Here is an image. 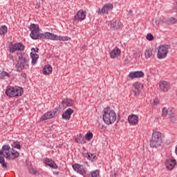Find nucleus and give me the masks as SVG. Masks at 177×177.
<instances>
[{"mask_svg": "<svg viewBox=\"0 0 177 177\" xmlns=\"http://www.w3.org/2000/svg\"><path fill=\"white\" fill-rule=\"evenodd\" d=\"M30 34V37L32 39H49L50 32H46L44 33H39V26L35 24H32L28 27Z\"/></svg>", "mask_w": 177, "mask_h": 177, "instance_id": "obj_1", "label": "nucleus"}, {"mask_svg": "<svg viewBox=\"0 0 177 177\" xmlns=\"http://www.w3.org/2000/svg\"><path fill=\"white\" fill-rule=\"evenodd\" d=\"M103 121L107 125H111V124H114L115 122V120H117V115L115 114V111L112 110L110 106H107L103 110Z\"/></svg>", "mask_w": 177, "mask_h": 177, "instance_id": "obj_2", "label": "nucleus"}, {"mask_svg": "<svg viewBox=\"0 0 177 177\" xmlns=\"http://www.w3.org/2000/svg\"><path fill=\"white\" fill-rule=\"evenodd\" d=\"M161 143H162L161 132L153 131L152 133L151 140L150 141L151 147L157 149V147H160V146H161Z\"/></svg>", "mask_w": 177, "mask_h": 177, "instance_id": "obj_3", "label": "nucleus"}, {"mask_svg": "<svg viewBox=\"0 0 177 177\" xmlns=\"http://www.w3.org/2000/svg\"><path fill=\"white\" fill-rule=\"evenodd\" d=\"M19 62L16 65L17 71L19 73L23 70H27L28 68V57L24 54H20L19 56Z\"/></svg>", "mask_w": 177, "mask_h": 177, "instance_id": "obj_4", "label": "nucleus"}, {"mask_svg": "<svg viewBox=\"0 0 177 177\" xmlns=\"http://www.w3.org/2000/svg\"><path fill=\"white\" fill-rule=\"evenodd\" d=\"M23 88L20 86L9 87L6 91V95L10 97H17L24 93Z\"/></svg>", "mask_w": 177, "mask_h": 177, "instance_id": "obj_5", "label": "nucleus"}, {"mask_svg": "<svg viewBox=\"0 0 177 177\" xmlns=\"http://www.w3.org/2000/svg\"><path fill=\"white\" fill-rule=\"evenodd\" d=\"M171 48V46L168 44H164L160 46L158 53H157V57L160 60L162 59H165L167 57V55H168V50Z\"/></svg>", "mask_w": 177, "mask_h": 177, "instance_id": "obj_6", "label": "nucleus"}, {"mask_svg": "<svg viewBox=\"0 0 177 177\" xmlns=\"http://www.w3.org/2000/svg\"><path fill=\"white\" fill-rule=\"evenodd\" d=\"M3 157L7 158V160H16L18 157H20V153L19 151L14 150L13 148L11 149L10 151H5Z\"/></svg>", "mask_w": 177, "mask_h": 177, "instance_id": "obj_7", "label": "nucleus"}, {"mask_svg": "<svg viewBox=\"0 0 177 177\" xmlns=\"http://www.w3.org/2000/svg\"><path fill=\"white\" fill-rule=\"evenodd\" d=\"M114 6L111 3H106L103 6L102 8L97 10V15H107L110 10H113Z\"/></svg>", "mask_w": 177, "mask_h": 177, "instance_id": "obj_8", "label": "nucleus"}, {"mask_svg": "<svg viewBox=\"0 0 177 177\" xmlns=\"http://www.w3.org/2000/svg\"><path fill=\"white\" fill-rule=\"evenodd\" d=\"M24 44L23 43H16L15 44H12V46L9 48L10 53H15V52H21L24 50Z\"/></svg>", "mask_w": 177, "mask_h": 177, "instance_id": "obj_9", "label": "nucleus"}, {"mask_svg": "<svg viewBox=\"0 0 177 177\" xmlns=\"http://www.w3.org/2000/svg\"><path fill=\"white\" fill-rule=\"evenodd\" d=\"M73 168L74 171L77 172V174H80V175H84L86 174V167L82 165L75 163L73 165Z\"/></svg>", "mask_w": 177, "mask_h": 177, "instance_id": "obj_10", "label": "nucleus"}, {"mask_svg": "<svg viewBox=\"0 0 177 177\" xmlns=\"http://www.w3.org/2000/svg\"><path fill=\"white\" fill-rule=\"evenodd\" d=\"M50 36L49 39L51 41H69L71 39V37H62V36H59L57 35H55L53 33H50L48 34Z\"/></svg>", "mask_w": 177, "mask_h": 177, "instance_id": "obj_11", "label": "nucleus"}, {"mask_svg": "<svg viewBox=\"0 0 177 177\" xmlns=\"http://www.w3.org/2000/svg\"><path fill=\"white\" fill-rule=\"evenodd\" d=\"M128 77L131 80H135V78H143V77H145V73L142 71L130 72Z\"/></svg>", "mask_w": 177, "mask_h": 177, "instance_id": "obj_12", "label": "nucleus"}, {"mask_svg": "<svg viewBox=\"0 0 177 177\" xmlns=\"http://www.w3.org/2000/svg\"><path fill=\"white\" fill-rule=\"evenodd\" d=\"M159 88L161 92H168V91L171 89V86L169 84V82L167 81H160L159 82Z\"/></svg>", "mask_w": 177, "mask_h": 177, "instance_id": "obj_13", "label": "nucleus"}, {"mask_svg": "<svg viewBox=\"0 0 177 177\" xmlns=\"http://www.w3.org/2000/svg\"><path fill=\"white\" fill-rule=\"evenodd\" d=\"M75 20H85L86 19V11L84 10H79L74 17Z\"/></svg>", "mask_w": 177, "mask_h": 177, "instance_id": "obj_14", "label": "nucleus"}, {"mask_svg": "<svg viewBox=\"0 0 177 177\" xmlns=\"http://www.w3.org/2000/svg\"><path fill=\"white\" fill-rule=\"evenodd\" d=\"M165 165L167 169H170V171H172V169L175 168V165H176V160L171 158L168 159L165 162Z\"/></svg>", "mask_w": 177, "mask_h": 177, "instance_id": "obj_15", "label": "nucleus"}, {"mask_svg": "<svg viewBox=\"0 0 177 177\" xmlns=\"http://www.w3.org/2000/svg\"><path fill=\"white\" fill-rule=\"evenodd\" d=\"M111 59H117L121 55V50L115 47L109 53Z\"/></svg>", "mask_w": 177, "mask_h": 177, "instance_id": "obj_16", "label": "nucleus"}, {"mask_svg": "<svg viewBox=\"0 0 177 177\" xmlns=\"http://www.w3.org/2000/svg\"><path fill=\"white\" fill-rule=\"evenodd\" d=\"M74 113V110L71 108L66 109L62 114L63 120H70L71 118V114Z\"/></svg>", "mask_w": 177, "mask_h": 177, "instance_id": "obj_17", "label": "nucleus"}, {"mask_svg": "<svg viewBox=\"0 0 177 177\" xmlns=\"http://www.w3.org/2000/svg\"><path fill=\"white\" fill-rule=\"evenodd\" d=\"M45 164L50 167V168H53V169H57V165H56V162H55L52 159L46 158L45 160Z\"/></svg>", "mask_w": 177, "mask_h": 177, "instance_id": "obj_18", "label": "nucleus"}, {"mask_svg": "<svg viewBox=\"0 0 177 177\" xmlns=\"http://www.w3.org/2000/svg\"><path fill=\"white\" fill-rule=\"evenodd\" d=\"M128 121L130 124H132L133 125H138L139 118L136 115H131L128 117Z\"/></svg>", "mask_w": 177, "mask_h": 177, "instance_id": "obj_19", "label": "nucleus"}, {"mask_svg": "<svg viewBox=\"0 0 177 177\" xmlns=\"http://www.w3.org/2000/svg\"><path fill=\"white\" fill-rule=\"evenodd\" d=\"M50 118H53V115L52 114L51 111L44 113L40 118V121H45L46 120H50Z\"/></svg>", "mask_w": 177, "mask_h": 177, "instance_id": "obj_20", "label": "nucleus"}, {"mask_svg": "<svg viewBox=\"0 0 177 177\" xmlns=\"http://www.w3.org/2000/svg\"><path fill=\"white\" fill-rule=\"evenodd\" d=\"M30 57L32 59V65L35 66L37 64V62L38 61V59H39V55L36 53H30Z\"/></svg>", "mask_w": 177, "mask_h": 177, "instance_id": "obj_21", "label": "nucleus"}, {"mask_svg": "<svg viewBox=\"0 0 177 177\" xmlns=\"http://www.w3.org/2000/svg\"><path fill=\"white\" fill-rule=\"evenodd\" d=\"M12 149H10V146L9 145H4L2 147V150L0 151V156H6L4 154L5 151H10Z\"/></svg>", "mask_w": 177, "mask_h": 177, "instance_id": "obj_22", "label": "nucleus"}, {"mask_svg": "<svg viewBox=\"0 0 177 177\" xmlns=\"http://www.w3.org/2000/svg\"><path fill=\"white\" fill-rule=\"evenodd\" d=\"M111 28H113V30H119L120 22H117V19L111 21Z\"/></svg>", "mask_w": 177, "mask_h": 177, "instance_id": "obj_23", "label": "nucleus"}, {"mask_svg": "<svg viewBox=\"0 0 177 177\" xmlns=\"http://www.w3.org/2000/svg\"><path fill=\"white\" fill-rule=\"evenodd\" d=\"M52 66L50 65L45 66L43 69V73L48 75L52 73Z\"/></svg>", "mask_w": 177, "mask_h": 177, "instance_id": "obj_24", "label": "nucleus"}, {"mask_svg": "<svg viewBox=\"0 0 177 177\" xmlns=\"http://www.w3.org/2000/svg\"><path fill=\"white\" fill-rule=\"evenodd\" d=\"M62 104H66L67 107H72L74 105V101L71 99H66L62 100Z\"/></svg>", "mask_w": 177, "mask_h": 177, "instance_id": "obj_25", "label": "nucleus"}, {"mask_svg": "<svg viewBox=\"0 0 177 177\" xmlns=\"http://www.w3.org/2000/svg\"><path fill=\"white\" fill-rule=\"evenodd\" d=\"M145 59H150L153 56V48H147L145 53Z\"/></svg>", "mask_w": 177, "mask_h": 177, "instance_id": "obj_26", "label": "nucleus"}, {"mask_svg": "<svg viewBox=\"0 0 177 177\" xmlns=\"http://www.w3.org/2000/svg\"><path fill=\"white\" fill-rule=\"evenodd\" d=\"M0 164L4 169L8 168V163L5 162V158L3 156H0Z\"/></svg>", "mask_w": 177, "mask_h": 177, "instance_id": "obj_27", "label": "nucleus"}, {"mask_svg": "<svg viewBox=\"0 0 177 177\" xmlns=\"http://www.w3.org/2000/svg\"><path fill=\"white\" fill-rule=\"evenodd\" d=\"M8 32V27L6 26H1L0 28V35H5Z\"/></svg>", "mask_w": 177, "mask_h": 177, "instance_id": "obj_28", "label": "nucleus"}, {"mask_svg": "<svg viewBox=\"0 0 177 177\" xmlns=\"http://www.w3.org/2000/svg\"><path fill=\"white\" fill-rule=\"evenodd\" d=\"M133 87L136 91H140V88H143V85L138 82H136L133 84Z\"/></svg>", "mask_w": 177, "mask_h": 177, "instance_id": "obj_29", "label": "nucleus"}, {"mask_svg": "<svg viewBox=\"0 0 177 177\" xmlns=\"http://www.w3.org/2000/svg\"><path fill=\"white\" fill-rule=\"evenodd\" d=\"M85 157L87 160H91V161H93V159H95V157H96V156H95V154L86 153L85 154Z\"/></svg>", "mask_w": 177, "mask_h": 177, "instance_id": "obj_30", "label": "nucleus"}, {"mask_svg": "<svg viewBox=\"0 0 177 177\" xmlns=\"http://www.w3.org/2000/svg\"><path fill=\"white\" fill-rule=\"evenodd\" d=\"M100 170L97 169L94 171H91V177H100Z\"/></svg>", "mask_w": 177, "mask_h": 177, "instance_id": "obj_31", "label": "nucleus"}, {"mask_svg": "<svg viewBox=\"0 0 177 177\" xmlns=\"http://www.w3.org/2000/svg\"><path fill=\"white\" fill-rule=\"evenodd\" d=\"M12 147H14V149H21V145H20V142L19 141L14 142L12 144Z\"/></svg>", "mask_w": 177, "mask_h": 177, "instance_id": "obj_32", "label": "nucleus"}, {"mask_svg": "<svg viewBox=\"0 0 177 177\" xmlns=\"http://www.w3.org/2000/svg\"><path fill=\"white\" fill-rule=\"evenodd\" d=\"M93 138V133L91 131H88L85 135V139L86 140H91Z\"/></svg>", "mask_w": 177, "mask_h": 177, "instance_id": "obj_33", "label": "nucleus"}, {"mask_svg": "<svg viewBox=\"0 0 177 177\" xmlns=\"http://www.w3.org/2000/svg\"><path fill=\"white\" fill-rule=\"evenodd\" d=\"M5 77H8L9 78V77H10V75H9V73L6 71H3L0 74V80H3V78H5Z\"/></svg>", "mask_w": 177, "mask_h": 177, "instance_id": "obj_34", "label": "nucleus"}, {"mask_svg": "<svg viewBox=\"0 0 177 177\" xmlns=\"http://www.w3.org/2000/svg\"><path fill=\"white\" fill-rule=\"evenodd\" d=\"M50 111L53 114V117H57V115L60 114V111L57 108L54 109L53 111Z\"/></svg>", "mask_w": 177, "mask_h": 177, "instance_id": "obj_35", "label": "nucleus"}, {"mask_svg": "<svg viewBox=\"0 0 177 177\" xmlns=\"http://www.w3.org/2000/svg\"><path fill=\"white\" fill-rule=\"evenodd\" d=\"M168 115V109L166 107H164L162 110V117L165 118Z\"/></svg>", "mask_w": 177, "mask_h": 177, "instance_id": "obj_36", "label": "nucleus"}, {"mask_svg": "<svg viewBox=\"0 0 177 177\" xmlns=\"http://www.w3.org/2000/svg\"><path fill=\"white\" fill-rule=\"evenodd\" d=\"M146 39L147 41H153V39H154V36H153L151 33H148L147 35Z\"/></svg>", "mask_w": 177, "mask_h": 177, "instance_id": "obj_37", "label": "nucleus"}, {"mask_svg": "<svg viewBox=\"0 0 177 177\" xmlns=\"http://www.w3.org/2000/svg\"><path fill=\"white\" fill-rule=\"evenodd\" d=\"M77 143H82L84 138H82V135H80L77 138H75Z\"/></svg>", "mask_w": 177, "mask_h": 177, "instance_id": "obj_38", "label": "nucleus"}, {"mask_svg": "<svg viewBox=\"0 0 177 177\" xmlns=\"http://www.w3.org/2000/svg\"><path fill=\"white\" fill-rule=\"evenodd\" d=\"M169 23H170V24H176V23H177V19H176V18L171 17V18L169 19Z\"/></svg>", "mask_w": 177, "mask_h": 177, "instance_id": "obj_39", "label": "nucleus"}, {"mask_svg": "<svg viewBox=\"0 0 177 177\" xmlns=\"http://www.w3.org/2000/svg\"><path fill=\"white\" fill-rule=\"evenodd\" d=\"M30 174H32V175H35L37 174V170L34 168L29 169Z\"/></svg>", "mask_w": 177, "mask_h": 177, "instance_id": "obj_40", "label": "nucleus"}, {"mask_svg": "<svg viewBox=\"0 0 177 177\" xmlns=\"http://www.w3.org/2000/svg\"><path fill=\"white\" fill-rule=\"evenodd\" d=\"M153 104H155V106H157V104H160V100H158V98H155L153 100Z\"/></svg>", "mask_w": 177, "mask_h": 177, "instance_id": "obj_41", "label": "nucleus"}, {"mask_svg": "<svg viewBox=\"0 0 177 177\" xmlns=\"http://www.w3.org/2000/svg\"><path fill=\"white\" fill-rule=\"evenodd\" d=\"M140 93V92L139 91V90H135L134 91V95L135 96H139Z\"/></svg>", "mask_w": 177, "mask_h": 177, "instance_id": "obj_42", "label": "nucleus"}, {"mask_svg": "<svg viewBox=\"0 0 177 177\" xmlns=\"http://www.w3.org/2000/svg\"><path fill=\"white\" fill-rule=\"evenodd\" d=\"M32 52H35V53H38V50H39V49L38 48H31Z\"/></svg>", "mask_w": 177, "mask_h": 177, "instance_id": "obj_43", "label": "nucleus"}, {"mask_svg": "<svg viewBox=\"0 0 177 177\" xmlns=\"http://www.w3.org/2000/svg\"><path fill=\"white\" fill-rule=\"evenodd\" d=\"M21 76L22 77V78H27V74H26V73H21Z\"/></svg>", "mask_w": 177, "mask_h": 177, "instance_id": "obj_44", "label": "nucleus"}, {"mask_svg": "<svg viewBox=\"0 0 177 177\" xmlns=\"http://www.w3.org/2000/svg\"><path fill=\"white\" fill-rule=\"evenodd\" d=\"M169 120L174 122V121H175V118L174 117L169 118Z\"/></svg>", "mask_w": 177, "mask_h": 177, "instance_id": "obj_45", "label": "nucleus"}, {"mask_svg": "<svg viewBox=\"0 0 177 177\" xmlns=\"http://www.w3.org/2000/svg\"><path fill=\"white\" fill-rule=\"evenodd\" d=\"M138 53V52L136 50H133V56L134 57L136 58V54Z\"/></svg>", "mask_w": 177, "mask_h": 177, "instance_id": "obj_46", "label": "nucleus"}, {"mask_svg": "<svg viewBox=\"0 0 177 177\" xmlns=\"http://www.w3.org/2000/svg\"><path fill=\"white\" fill-rule=\"evenodd\" d=\"M111 176L112 177H116L117 176V174L115 173H113V174H111Z\"/></svg>", "mask_w": 177, "mask_h": 177, "instance_id": "obj_47", "label": "nucleus"}, {"mask_svg": "<svg viewBox=\"0 0 177 177\" xmlns=\"http://www.w3.org/2000/svg\"><path fill=\"white\" fill-rule=\"evenodd\" d=\"M132 13H133L132 10H129V14H130V15H132Z\"/></svg>", "mask_w": 177, "mask_h": 177, "instance_id": "obj_48", "label": "nucleus"}, {"mask_svg": "<svg viewBox=\"0 0 177 177\" xmlns=\"http://www.w3.org/2000/svg\"><path fill=\"white\" fill-rule=\"evenodd\" d=\"M138 55H139L138 57H140V54H138Z\"/></svg>", "mask_w": 177, "mask_h": 177, "instance_id": "obj_49", "label": "nucleus"}]
</instances>
